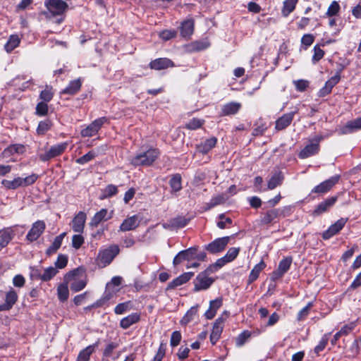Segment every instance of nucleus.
<instances>
[{"instance_id":"1","label":"nucleus","mask_w":361,"mask_h":361,"mask_svg":"<svg viewBox=\"0 0 361 361\" xmlns=\"http://www.w3.org/2000/svg\"><path fill=\"white\" fill-rule=\"evenodd\" d=\"M160 152L152 147L140 148L135 155L130 157L128 161L134 167L149 166L157 159Z\"/></svg>"},{"instance_id":"2","label":"nucleus","mask_w":361,"mask_h":361,"mask_svg":"<svg viewBox=\"0 0 361 361\" xmlns=\"http://www.w3.org/2000/svg\"><path fill=\"white\" fill-rule=\"evenodd\" d=\"M64 281L68 283L72 291L76 293L85 288L87 279L85 274L82 270L77 269L66 274L64 276Z\"/></svg>"},{"instance_id":"3","label":"nucleus","mask_w":361,"mask_h":361,"mask_svg":"<svg viewBox=\"0 0 361 361\" xmlns=\"http://www.w3.org/2000/svg\"><path fill=\"white\" fill-rule=\"evenodd\" d=\"M38 178V176L32 173L25 178L16 176L12 180L4 179L1 180V185L7 190H16L18 188H25L33 185Z\"/></svg>"},{"instance_id":"4","label":"nucleus","mask_w":361,"mask_h":361,"mask_svg":"<svg viewBox=\"0 0 361 361\" xmlns=\"http://www.w3.org/2000/svg\"><path fill=\"white\" fill-rule=\"evenodd\" d=\"M118 253L119 247L116 245L100 250L97 259L98 264L102 267L109 265Z\"/></svg>"},{"instance_id":"5","label":"nucleus","mask_w":361,"mask_h":361,"mask_svg":"<svg viewBox=\"0 0 361 361\" xmlns=\"http://www.w3.org/2000/svg\"><path fill=\"white\" fill-rule=\"evenodd\" d=\"M230 241L229 236L218 238L204 245V248L211 254H217L225 250Z\"/></svg>"},{"instance_id":"6","label":"nucleus","mask_w":361,"mask_h":361,"mask_svg":"<svg viewBox=\"0 0 361 361\" xmlns=\"http://www.w3.org/2000/svg\"><path fill=\"white\" fill-rule=\"evenodd\" d=\"M109 121L108 118L106 117H100L99 118L93 121L90 125H88L86 128H83L81 132L82 137H92L95 135L99 130L101 129L102 126Z\"/></svg>"},{"instance_id":"7","label":"nucleus","mask_w":361,"mask_h":361,"mask_svg":"<svg viewBox=\"0 0 361 361\" xmlns=\"http://www.w3.org/2000/svg\"><path fill=\"white\" fill-rule=\"evenodd\" d=\"M224 314H225L226 317H228V312L227 311H224L222 315L217 318L214 323L212 331L210 335V341L212 345H215L216 343L222 334L225 322V319L223 317Z\"/></svg>"},{"instance_id":"8","label":"nucleus","mask_w":361,"mask_h":361,"mask_svg":"<svg viewBox=\"0 0 361 361\" xmlns=\"http://www.w3.org/2000/svg\"><path fill=\"white\" fill-rule=\"evenodd\" d=\"M46 224L44 221L38 220L32 224L31 228L26 235V240L30 243L37 240L44 233Z\"/></svg>"},{"instance_id":"9","label":"nucleus","mask_w":361,"mask_h":361,"mask_svg":"<svg viewBox=\"0 0 361 361\" xmlns=\"http://www.w3.org/2000/svg\"><path fill=\"white\" fill-rule=\"evenodd\" d=\"M67 142H62L53 145L45 153L39 155V159L42 161H47L52 158L61 155L67 148Z\"/></svg>"},{"instance_id":"10","label":"nucleus","mask_w":361,"mask_h":361,"mask_svg":"<svg viewBox=\"0 0 361 361\" xmlns=\"http://www.w3.org/2000/svg\"><path fill=\"white\" fill-rule=\"evenodd\" d=\"M44 5L52 16L63 14L68 7V4L63 0H47Z\"/></svg>"},{"instance_id":"11","label":"nucleus","mask_w":361,"mask_h":361,"mask_svg":"<svg viewBox=\"0 0 361 361\" xmlns=\"http://www.w3.org/2000/svg\"><path fill=\"white\" fill-rule=\"evenodd\" d=\"M339 176H334L315 186L311 193L325 194L328 192L339 180Z\"/></svg>"},{"instance_id":"12","label":"nucleus","mask_w":361,"mask_h":361,"mask_svg":"<svg viewBox=\"0 0 361 361\" xmlns=\"http://www.w3.org/2000/svg\"><path fill=\"white\" fill-rule=\"evenodd\" d=\"M214 281V280L209 277L206 272H201L197 276L194 281V290L200 291L207 290L212 286Z\"/></svg>"},{"instance_id":"13","label":"nucleus","mask_w":361,"mask_h":361,"mask_svg":"<svg viewBox=\"0 0 361 361\" xmlns=\"http://www.w3.org/2000/svg\"><path fill=\"white\" fill-rule=\"evenodd\" d=\"M361 129V116L348 121L345 125L340 126L336 131L339 135L350 134Z\"/></svg>"},{"instance_id":"14","label":"nucleus","mask_w":361,"mask_h":361,"mask_svg":"<svg viewBox=\"0 0 361 361\" xmlns=\"http://www.w3.org/2000/svg\"><path fill=\"white\" fill-rule=\"evenodd\" d=\"M348 221L347 218H341L334 224L331 225L327 230L323 232L322 238L328 240L335 235L338 234L345 226Z\"/></svg>"},{"instance_id":"15","label":"nucleus","mask_w":361,"mask_h":361,"mask_svg":"<svg viewBox=\"0 0 361 361\" xmlns=\"http://www.w3.org/2000/svg\"><path fill=\"white\" fill-rule=\"evenodd\" d=\"M285 207L283 210L280 209H271L266 212L262 213L260 216V224L262 225H268L274 223L282 214L283 210L286 209Z\"/></svg>"},{"instance_id":"16","label":"nucleus","mask_w":361,"mask_h":361,"mask_svg":"<svg viewBox=\"0 0 361 361\" xmlns=\"http://www.w3.org/2000/svg\"><path fill=\"white\" fill-rule=\"evenodd\" d=\"M195 251H197V248L195 247H191L188 249L179 252L173 260V265L176 266L185 260L188 262L194 260Z\"/></svg>"},{"instance_id":"17","label":"nucleus","mask_w":361,"mask_h":361,"mask_svg":"<svg viewBox=\"0 0 361 361\" xmlns=\"http://www.w3.org/2000/svg\"><path fill=\"white\" fill-rule=\"evenodd\" d=\"M210 46V43L207 39H202L192 42L183 46V49L186 53H193L201 51L207 49Z\"/></svg>"},{"instance_id":"18","label":"nucleus","mask_w":361,"mask_h":361,"mask_svg":"<svg viewBox=\"0 0 361 361\" xmlns=\"http://www.w3.org/2000/svg\"><path fill=\"white\" fill-rule=\"evenodd\" d=\"M140 218L138 215H133L123 220L119 227L121 231H129L135 229L140 224Z\"/></svg>"},{"instance_id":"19","label":"nucleus","mask_w":361,"mask_h":361,"mask_svg":"<svg viewBox=\"0 0 361 361\" xmlns=\"http://www.w3.org/2000/svg\"><path fill=\"white\" fill-rule=\"evenodd\" d=\"M18 300V294L11 288L6 294L5 302L0 305V312L10 310Z\"/></svg>"},{"instance_id":"20","label":"nucleus","mask_w":361,"mask_h":361,"mask_svg":"<svg viewBox=\"0 0 361 361\" xmlns=\"http://www.w3.org/2000/svg\"><path fill=\"white\" fill-rule=\"evenodd\" d=\"M188 223V220L184 216H177L162 224V226L165 229L174 230L185 227Z\"/></svg>"},{"instance_id":"21","label":"nucleus","mask_w":361,"mask_h":361,"mask_svg":"<svg viewBox=\"0 0 361 361\" xmlns=\"http://www.w3.org/2000/svg\"><path fill=\"white\" fill-rule=\"evenodd\" d=\"M149 66L151 69L161 71L170 67H174V63L168 58H159L154 60H152Z\"/></svg>"},{"instance_id":"22","label":"nucleus","mask_w":361,"mask_h":361,"mask_svg":"<svg viewBox=\"0 0 361 361\" xmlns=\"http://www.w3.org/2000/svg\"><path fill=\"white\" fill-rule=\"evenodd\" d=\"M216 142L217 139L215 137H209L205 140L204 142L196 145L195 153L207 154L212 150V149L216 146Z\"/></svg>"},{"instance_id":"23","label":"nucleus","mask_w":361,"mask_h":361,"mask_svg":"<svg viewBox=\"0 0 361 361\" xmlns=\"http://www.w3.org/2000/svg\"><path fill=\"white\" fill-rule=\"evenodd\" d=\"M320 147L317 143H313L309 140V144L307 145L298 154L300 159H306L310 157L317 154L319 151Z\"/></svg>"},{"instance_id":"24","label":"nucleus","mask_w":361,"mask_h":361,"mask_svg":"<svg viewBox=\"0 0 361 361\" xmlns=\"http://www.w3.org/2000/svg\"><path fill=\"white\" fill-rule=\"evenodd\" d=\"M297 110L283 114L276 121V129L282 130L286 128L292 122Z\"/></svg>"},{"instance_id":"25","label":"nucleus","mask_w":361,"mask_h":361,"mask_svg":"<svg viewBox=\"0 0 361 361\" xmlns=\"http://www.w3.org/2000/svg\"><path fill=\"white\" fill-rule=\"evenodd\" d=\"M337 197H331L326 199L324 201L319 203L313 212V214L319 216L327 212L336 202Z\"/></svg>"},{"instance_id":"26","label":"nucleus","mask_w":361,"mask_h":361,"mask_svg":"<svg viewBox=\"0 0 361 361\" xmlns=\"http://www.w3.org/2000/svg\"><path fill=\"white\" fill-rule=\"evenodd\" d=\"M193 272L183 273L168 284L167 290L174 289L176 287L182 286L183 284L187 283L193 276Z\"/></svg>"},{"instance_id":"27","label":"nucleus","mask_w":361,"mask_h":361,"mask_svg":"<svg viewBox=\"0 0 361 361\" xmlns=\"http://www.w3.org/2000/svg\"><path fill=\"white\" fill-rule=\"evenodd\" d=\"M86 220V214L83 212H80L72 221V228L76 233H82L84 229Z\"/></svg>"},{"instance_id":"28","label":"nucleus","mask_w":361,"mask_h":361,"mask_svg":"<svg viewBox=\"0 0 361 361\" xmlns=\"http://www.w3.org/2000/svg\"><path fill=\"white\" fill-rule=\"evenodd\" d=\"M242 105L240 102H231L224 104L221 106V116H231L236 114L240 109Z\"/></svg>"},{"instance_id":"29","label":"nucleus","mask_w":361,"mask_h":361,"mask_svg":"<svg viewBox=\"0 0 361 361\" xmlns=\"http://www.w3.org/2000/svg\"><path fill=\"white\" fill-rule=\"evenodd\" d=\"M14 235V231L11 228H6L0 231V251L8 245Z\"/></svg>"},{"instance_id":"30","label":"nucleus","mask_w":361,"mask_h":361,"mask_svg":"<svg viewBox=\"0 0 361 361\" xmlns=\"http://www.w3.org/2000/svg\"><path fill=\"white\" fill-rule=\"evenodd\" d=\"M140 319V314L134 312L121 319L119 324L123 329H127L133 324L137 323Z\"/></svg>"},{"instance_id":"31","label":"nucleus","mask_w":361,"mask_h":361,"mask_svg":"<svg viewBox=\"0 0 361 361\" xmlns=\"http://www.w3.org/2000/svg\"><path fill=\"white\" fill-rule=\"evenodd\" d=\"M112 217L111 214H109L106 209H102L97 212L91 219L90 226L97 227L101 221H106Z\"/></svg>"},{"instance_id":"32","label":"nucleus","mask_w":361,"mask_h":361,"mask_svg":"<svg viewBox=\"0 0 361 361\" xmlns=\"http://www.w3.org/2000/svg\"><path fill=\"white\" fill-rule=\"evenodd\" d=\"M81 86L82 80L80 78L73 80L62 90L61 94L74 95L80 90Z\"/></svg>"},{"instance_id":"33","label":"nucleus","mask_w":361,"mask_h":361,"mask_svg":"<svg viewBox=\"0 0 361 361\" xmlns=\"http://www.w3.org/2000/svg\"><path fill=\"white\" fill-rule=\"evenodd\" d=\"M194 31V20L188 19L184 20L180 25V35L183 37L189 38Z\"/></svg>"},{"instance_id":"34","label":"nucleus","mask_w":361,"mask_h":361,"mask_svg":"<svg viewBox=\"0 0 361 361\" xmlns=\"http://www.w3.org/2000/svg\"><path fill=\"white\" fill-rule=\"evenodd\" d=\"M98 342L92 345L87 346L82 349L78 354L76 361H89L91 355L94 353L95 348L97 346Z\"/></svg>"},{"instance_id":"35","label":"nucleus","mask_w":361,"mask_h":361,"mask_svg":"<svg viewBox=\"0 0 361 361\" xmlns=\"http://www.w3.org/2000/svg\"><path fill=\"white\" fill-rule=\"evenodd\" d=\"M66 233L63 232L61 233L60 235H57L51 245L47 249L46 254L47 255H51L52 254L55 253L61 246L62 241L66 236Z\"/></svg>"},{"instance_id":"36","label":"nucleus","mask_w":361,"mask_h":361,"mask_svg":"<svg viewBox=\"0 0 361 361\" xmlns=\"http://www.w3.org/2000/svg\"><path fill=\"white\" fill-rule=\"evenodd\" d=\"M283 180V175L281 171L276 172L268 180L267 190H274L281 185Z\"/></svg>"},{"instance_id":"37","label":"nucleus","mask_w":361,"mask_h":361,"mask_svg":"<svg viewBox=\"0 0 361 361\" xmlns=\"http://www.w3.org/2000/svg\"><path fill=\"white\" fill-rule=\"evenodd\" d=\"M265 267H266V264L262 260L260 262H259L258 264H257L250 273L249 278H248L249 283H251L253 281H255V280H257V278L259 277L260 272Z\"/></svg>"},{"instance_id":"38","label":"nucleus","mask_w":361,"mask_h":361,"mask_svg":"<svg viewBox=\"0 0 361 361\" xmlns=\"http://www.w3.org/2000/svg\"><path fill=\"white\" fill-rule=\"evenodd\" d=\"M199 305H196L192 306L187 311L184 317L181 319L180 323L182 325H186L195 319L198 312Z\"/></svg>"},{"instance_id":"39","label":"nucleus","mask_w":361,"mask_h":361,"mask_svg":"<svg viewBox=\"0 0 361 361\" xmlns=\"http://www.w3.org/2000/svg\"><path fill=\"white\" fill-rule=\"evenodd\" d=\"M57 295L61 302H65L69 296L68 284L67 282L60 284L57 288Z\"/></svg>"},{"instance_id":"40","label":"nucleus","mask_w":361,"mask_h":361,"mask_svg":"<svg viewBox=\"0 0 361 361\" xmlns=\"http://www.w3.org/2000/svg\"><path fill=\"white\" fill-rule=\"evenodd\" d=\"M20 42V39L17 35H12L8 38L6 44L4 46V49L6 52L10 53L17 47H18Z\"/></svg>"},{"instance_id":"41","label":"nucleus","mask_w":361,"mask_h":361,"mask_svg":"<svg viewBox=\"0 0 361 361\" xmlns=\"http://www.w3.org/2000/svg\"><path fill=\"white\" fill-rule=\"evenodd\" d=\"M298 1V0H285L282 8V15L284 17L288 16L294 11Z\"/></svg>"},{"instance_id":"42","label":"nucleus","mask_w":361,"mask_h":361,"mask_svg":"<svg viewBox=\"0 0 361 361\" xmlns=\"http://www.w3.org/2000/svg\"><path fill=\"white\" fill-rule=\"evenodd\" d=\"M133 309V305L130 301L124 302L118 304L114 308L116 314H123Z\"/></svg>"},{"instance_id":"43","label":"nucleus","mask_w":361,"mask_h":361,"mask_svg":"<svg viewBox=\"0 0 361 361\" xmlns=\"http://www.w3.org/2000/svg\"><path fill=\"white\" fill-rule=\"evenodd\" d=\"M170 186L173 192H178L181 190V176L179 174L173 175L169 181Z\"/></svg>"},{"instance_id":"44","label":"nucleus","mask_w":361,"mask_h":361,"mask_svg":"<svg viewBox=\"0 0 361 361\" xmlns=\"http://www.w3.org/2000/svg\"><path fill=\"white\" fill-rule=\"evenodd\" d=\"M293 262L291 257H286L279 262L278 270L285 274L290 269Z\"/></svg>"},{"instance_id":"45","label":"nucleus","mask_w":361,"mask_h":361,"mask_svg":"<svg viewBox=\"0 0 361 361\" xmlns=\"http://www.w3.org/2000/svg\"><path fill=\"white\" fill-rule=\"evenodd\" d=\"M204 120L193 118L185 124V128L189 130H195L200 128L204 125Z\"/></svg>"},{"instance_id":"46","label":"nucleus","mask_w":361,"mask_h":361,"mask_svg":"<svg viewBox=\"0 0 361 361\" xmlns=\"http://www.w3.org/2000/svg\"><path fill=\"white\" fill-rule=\"evenodd\" d=\"M57 273H58V270L56 269V268L53 267H49L43 271L42 275V281H49L54 276H55Z\"/></svg>"},{"instance_id":"47","label":"nucleus","mask_w":361,"mask_h":361,"mask_svg":"<svg viewBox=\"0 0 361 361\" xmlns=\"http://www.w3.org/2000/svg\"><path fill=\"white\" fill-rule=\"evenodd\" d=\"M51 125H52L51 121L49 119L40 121L37 128V134L38 135L45 134L49 130H50Z\"/></svg>"},{"instance_id":"48","label":"nucleus","mask_w":361,"mask_h":361,"mask_svg":"<svg viewBox=\"0 0 361 361\" xmlns=\"http://www.w3.org/2000/svg\"><path fill=\"white\" fill-rule=\"evenodd\" d=\"M226 202V198L222 195H216L212 197L210 201L207 204L206 209H210L217 205L224 204Z\"/></svg>"},{"instance_id":"49","label":"nucleus","mask_w":361,"mask_h":361,"mask_svg":"<svg viewBox=\"0 0 361 361\" xmlns=\"http://www.w3.org/2000/svg\"><path fill=\"white\" fill-rule=\"evenodd\" d=\"M330 334H325L314 349V353L319 355L326 346Z\"/></svg>"},{"instance_id":"50","label":"nucleus","mask_w":361,"mask_h":361,"mask_svg":"<svg viewBox=\"0 0 361 361\" xmlns=\"http://www.w3.org/2000/svg\"><path fill=\"white\" fill-rule=\"evenodd\" d=\"M54 93L52 92V88L48 86H47L46 88L39 94V98L42 100V102L47 103L52 99Z\"/></svg>"},{"instance_id":"51","label":"nucleus","mask_w":361,"mask_h":361,"mask_svg":"<svg viewBox=\"0 0 361 361\" xmlns=\"http://www.w3.org/2000/svg\"><path fill=\"white\" fill-rule=\"evenodd\" d=\"M49 107L47 102H39L35 109V114L39 116H44L48 114Z\"/></svg>"},{"instance_id":"52","label":"nucleus","mask_w":361,"mask_h":361,"mask_svg":"<svg viewBox=\"0 0 361 361\" xmlns=\"http://www.w3.org/2000/svg\"><path fill=\"white\" fill-rule=\"evenodd\" d=\"M96 156H97V154L94 151H90L85 155L75 160V162L79 164H85L90 161L91 160H92Z\"/></svg>"},{"instance_id":"53","label":"nucleus","mask_w":361,"mask_h":361,"mask_svg":"<svg viewBox=\"0 0 361 361\" xmlns=\"http://www.w3.org/2000/svg\"><path fill=\"white\" fill-rule=\"evenodd\" d=\"M313 51L314 54L312 58V62L313 64H315L324 57V51L320 48L319 45H315L314 47Z\"/></svg>"},{"instance_id":"54","label":"nucleus","mask_w":361,"mask_h":361,"mask_svg":"<svg viewBox=\"0 0 361 361\" xmlns=\"http://www.w3.org/2000/svg\"><path fill=\"white\" fill-rule=\"evenodd\" d=\"M118 346V344L117 343H115V342H111L109 343H108L104 350H103V353H102V356L104 357H111L112 355V353L114 352V350L117 348Z\"/></svg>"},{"instance_id":"55","label":"nucleus","mask_w":361,"mask_h":361,"mask_svg":"<svg viewBox=\"0 0 361 361\" xmlns=\"http://www.w3.org/2000/svg\"><path fill=\"white\" fill-rule=\"evenodd\" d=\"M341 79L340 73L338 72L336 75L332 76L330 79H329L325 85L326 87L330 92H331L333 87L339 82Z\"/></svg>"},{"instance_id":"56","label":"nucleus","mask_w":361,"mask_h":361,"mask_svg":"<svg viewBox=\"0 0 361 361\" xmlns=\"http://www.w3.org/2000/svg\"><path fill=\"white\" fill-rule=\"evenodd\" d=\"M341 79L340 73L338 72L336 75L332 76L330 79H329L325 85L326 87L330 92H331L333 87L339 82Z\"/></svg>"},{"instance_id":"57","label":"nucleus","mask_w":361,"mask_h":361,"mask_svg":"<svg viewBox=\"0 0 361 361\" xmlns=\"http://www.w3.org/2000/svg\"><path fill=\"white\" fill-rule=\"evenodd\" d=\"M341 79L340 73L338 72L336 75L332 76L330 79H329L325 85L326 87L330 92H331L333 87L339 82Z\"/></svg>"},{"instance_id":"58","label":"nucleus","mask_w":361,"mask_h":361,"mask_svg":"<svg viewBox=\"0 0 361 361\" xmlns=\"http://www.w3.org/2000/svg\"><path fill=\"white\" fill-rule=\"evenodd\" d=\"M341 79L340 73L338 72L336 75L332 76L330 79H329L325 85L326 87L330 92H331L333 87L339 82Z\"/></svg>"},{"instance_id":"59","label":"nucleus","mask_w":361,"mask_h":361,"mask_svg":"<svg viewBox=\"0 0 361 361\" xmlns=\"http://www.w3.org/2000/svg\"><path fill=\"white\" fill-rule=\"evenodd\" d=\"M341 79L340 73L338 72L336 75L332 76L330 79H329L325 85L326 87L330 92H331L333 87L339 82Z\"/></svg>"},{"instance_id":"60","label":"nucleus","mask_w":361,"mask_h":361,"mask_svg":"<svg viewBox=\"0 0 361 361\" xmlns=\"http://www.w3.org/2000/svg\"><path fill=\"white\" fill-rule=\"evenodd\" d=\"M118 192V188L116 185L110 184L108 185L103 192L102 198H109L115 195Z\"/></svg>"},{"instance_id":"61","label":"nucleus","mask_w":361,"mask_h":361,"mask_svg":"<svg viewBox=\"0 0 361 361\" xmlns=\"http://www.w3.org/2000/svg\"><path fill=\"white\" fill-rule=\"evenodd\" d=\"M177 35V32L174 30H165L159 32V36L164 41H168L174 38Z\"/></svg>"},{"instance_id":"62","label":"nucleus","mask_w":361,"mask_h":361,"mask_svg":"<svg viewBox=\"0 0 361 361\" xmlns=\"http://www.w3.org/2000/svg\"><path fill=\"white\" fill-rule=\"evenodd\" d=\"M239 247H231L228 250L226 254L224 255L225 259H227V262H231L237 257V256L239 254Z\"/></svg>"},{"instance_id":"63","label":"nucleus","mask_w":361,"mask_h":361,"mask_svg":"<svg viewBox=\"0 0 361 361\" xmlns=\"http://www.w3.org/2000/svg\"><path fill=\"white\" fill-rule=\"evenodd\" d=\"M339 10V4L336 1H334L329 6L326 15L329 17L336 16L338 13Z\"/></svg>"},{"instance_id":"64","label":"nucleus","mask_w":361,"mask_h":361,"mask_svg":"<svg viewBox=\"0 0 361 361\" xmlns=\"http://www.w3.org/2000/svg\"><path fill=\"white\" fill-rule=\"evenodd\" d=\"M166 345L161 343L152 361H162L166 353Z\"/></svg>"}]
</instances>
